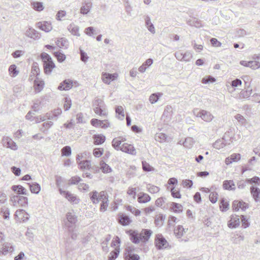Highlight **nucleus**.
Wrapping results in <instances>:
<instances>
[{
    "label": "nucleus",
    "instance_id": "nucleus-21",
    "mask_svg": "<svg viewBox=\"0 0 260 260\" xmlns=\"http://www.w3.org/2000/svg\"><path fill=\"white\" fill-rule=\"evenodd\" d=\"M151 197L147 193L140 192L138 196V201L140 203H146L149 202Z\"/></svg>",
    "mask_w": 260,
    "mask_h": 260
},
{
    "label": "nucleus",
    "instance_id": "nucleus-64",
    "mask_svg": "<svg viewBox=\"0 0 260 260\" xmlns=\"http://www.w3.org/2000/svg\"><path fill=\"white\" fill-rule=\"evenodd\" d=\"M99 202L100 201L103 202V201H106L108 199V196H107L105 191H103L100 192L98 195Z\"/></svg>",
    "mask_w": 260,
    "mask_h": 260
},
{
    "label": "nucleus",
    "instance_id": "nucleus-6",
    "mask_svg": "<svg viewBox=\"0 0 260 260\" xmlns=\"http://www.w3.org/2000/svg\"><path fill=\"white\" fill-rule=\"evenodd\" d=\"M155 244L157 248L160 249L166 248L168 243L161 235H157L155 238Z\"/></svg>",
    "mask_w": 260,
    "mask_h": 260
},
{
    "label": "nucleus",
    "instance_id": "nucleus-43",
    "mask_svg": "<svg viewBox=\"0 0 260 260\" xmlns=\"http://www.w3.org/2000/svg\"><path fill=\"white\" fill-rule=\"evenodd\" d=\"M9 71L10 74L12 77H15L19 73L18 71L16 69V66L15 64L11 65L9 68Z\"/></svg>",
    "mask_w": 260,
    "mask_h": 260
},
{
    "label": "nucleus",
    "instance_id": "nucleus-32",
    "mask_svg": "<svg viewBox=\"0 0 260 260\" xmlns=\"http://www.w3.org/2000/svg\"><path fill=\"white\" fill-rule=\"evenodd\" d=\"M56 45L59 48H67L69 45L68 41L65 38H59L56 41Z\"/></svg>",
    "mask_w": 260,
    "mask_h": 260
},
{
    "label": "nucleus",
    "instance_id": "nucleus-7",
    "mask_svg": "<svg viewBox=\"0 0 260 260\" xmlns=\"http://www.w3.org/2000/svg\"><path fill=\"white\" fill-rule=\"evenodd\" d=\"M124 256L125 260H139L140 256L137 254L133 253V249L128 247L125 249Z\"/></svg>",
    "mask_w": 260,
    "mask_h": 260
},
{
    "label": "nucleus",
    "instance_id": "nucleus-40",
    "mask_svg": "<svg viewBox=\"0 0 260 260\" xmlns=\"http://www.w3.org/2000/svg\"><path fill=\"white\" fill-rule=\"evenodd\" d=\"M1 213L5 219H8L9 218L10 210L8 208L3 207L1 208Z\"/></svg>",
    "mask_w": 260,
    "mask_h": 260
},
{
    "label": "nucleus",
    "instance_id": "nucleus-3",
    "mask_svg": "<svg viewBox=\"0 0 260 260\" xmlns=\"http://www.w3.org/2000/svg\"><path fill=\"white\" fill-rule=\"evenodd\" d=\"M92 8V3L90 0H83L80 13L82 15H87Z\"/></svg>",
    "mask_w": 260,
    "mask_h": 260
},
{
    "label": "nucleus",
    "instance_id": "nucleus-56",
    "mask_svg": "<svg viewBox=\"0 0 260 260\" xmlns=\"http://www.w3.org/2000/svg\"><path fill=\"white\" fill-rule=\"evenodd\" d=\"M192 57V54L190 52L187 51L183 55L182 61L188 62L189 61Z\"/></svg>",
    "mask_w": 260,
    "mask_h": 260
},
{
    "label": "nucleus",
    "instance_id": "nucleus-25",
    "mask_svg": "<svg viewBox=\"0 0 260 260\" xmlns=\"http://www.w3.org/2000/svg\"><path fill=\"white\" fill-rule=\"evenodd\" d=\"M12 189L15 192H17L19 194L27 195L28 193L26 189L21 185H13L12 187Z\"/></svg>",
    "mask_w": 260,
    "mask_h": 260
},
{
    "label": "nucleus",
    "instance_id": "nucleus-2",
    "mask_svg": "<svg viewBox=\"0 0 260 260\" xmlns=\"http://www.w3.org/2000/svg\"><path fill=\"white\" fill-rule=\"evenodd\" d=\"M193 112L194 115L198 117L201 118L206 122H210L214 118V116L210 112L204 110H199L196 109L193 110Z\"/></svg>",
    "mask_w": 260,
    "mask_h": 260
},
{
    "label": "nucleus",
    "instance_id": "nucleus-30",
    "mask_svg": "<svg viewBox=\"0 0 260 260\" xmlns=\"http://www.w3.org/2000/svg\"><path fill=\"white\" fill-rule=\"evenodd\" d=\"M187 231V229H185L182 225H178L176 229L174 230V233L176 236L180 238Z\"/></svg>",
    "mask_w": 260,
    "mask_h": 260
},
{
    "label": "nucleus",
    "instance_id": "nucleus-35",
    "mask_svg": "<svg viewBox=\"0 0 260 260\" xmlns=\"http://www.w3.org/2000/svg\"><path fill=\"white\" fill-rule=\"evenodd\" d=\"M100 166L101 169L104 173H108L112 171V169L104 161H101L100 162Z\"/></svg>",
    "mask_w": 260,
    "mask_h": 260
},
{
    "label": "nucleus",
    "instance_id": "nucleus-38",
    "mask_svg": "<svg viewBox=\"0 0 260 260\" xmlns=\"http://www.w3.org/2000/svg\"><path fill=\"white\" fill-rule=\"evenodd\" d=\"M31 74L37 77L40 74V69L39 65L37 62H34L31 68Z\"/></svg>",
    "mask_w": 260,
    "mask_h": 260
},
{
    "label": "nucleus",
    "instance_id": "nucleus-5",
    "mask_svg": "<svg viewBox=\"0 0 260 260\" xmlns=\"http://www.w3.org/2000/svg\"><path fill=\"white\" fill-rule=\"evenodd\" d=\"M15 219L20 221L25 222L29 219V214L23 209L17 210L15 213Z\"/></svg>",
    "mask_w": 260,
    "mask_h": 260
},
{
    "label": "nucleus",
    "instance_id": "nucleus-55",
    "mask_svg": "<svg viewBox=\"0 0 260 260\" xmlns=\"http://www.w3.org/2000/svg\"><path fill=\"white\" fill-rule=\"evenodd\" d=\"M71 154V148L70 146H67L61 149V154L62 156H68Z\"/></svg>",
    "mask_w": 260,
    "mask_h": 260
},
{
    "label": "nucleus",
    "instance_id": "nucleus-61",
    "mask_svg": "<svg viewBox=\"0 0 260 260\" xmlns=\"http://www.w3.org/2000/svg\"><path fill=\"white\" fill-rule=\"evenodd\" d=\"M218 199V194L216 192H212L209 195V199L212 203H215Z\"/></svg>",
    "mask_w": 260,
    "mask_h": 260
},
{
    "label": "nucleus",
    "instance_id": "nucleus-22",
    "mask_svg": "<svg viewBox=\"0 0 260 260\" xmlns=\"http://www.w3.org/2000/svg\"><path fill=\"white\" fill-rule=\"evenodd\" d=\"M153 62V60L151 58L147 59L138 69V70L141 73H144L147 68L150 67Z\"/></svg>",
    "mask_w": 260,
    "mask_h": 260
},
{
    "label": "nucleus",
    "instance_id": "nucleus-49",
    "mask_svg": "<svg viewBox=\"0 0 260 260\" xmlns=\"http://www.w3.org/2000/svg\"><path fill=\"white\" fill-rule=\"evenodd\" d=\"M82 179L78 176H75L74 177H72L69 180V185H75L77 184L78 183H79Z\"/></svg>",
    "mask_w": 260,
    "mask_h": 260
},
{
    "label": "nucleus",
    "instance_id": "nucleus-47",
    "mask_svg": "<svg viewBox=\"0 0 260 260\" xmlns=\"http://www.w3.org/2000/svg\"><path fill=\"white\" fill-rule=\"evenodd\" d=\"M112 146L117 150H120L121 146V141L117 139L116 138L114 139L112 142Z\"/></svg>",
    "mask_w": 260,
    "mask_h": 260
},
{
    "label": "nucleus",
    "instance_id": "nucleus-41",
    "mask_svg": "<svg viewBox=\"0 0 260 260\" xmlns=\"http://www.w3.org/2000/svg\"><path fill=\"white\" fill-rule=\"evenodd\" d=\"M194 143L193 139L191 137H188L185 139L183 142V145L184 147L190 148L192 147Z\"/></svg>",
    "mask_w": 260,
    "mask_h": 260
},
{
    "label": "nucleus",
    "instance_id": "nucleus-31",
    "mask_svg": "<svg viewBox=\"0 0 260 260\" xmlns=\"http://www.w3.org/2000/svg\"><path fill=\"white\" fill-rule=\"evenodd\" d=\"M171 209L175 213H181L183 211V207L181 204L172 202L171 204Z\"/></svg>",
    "mask_w": 260,
    "mask_h": 260
},
{
    "label": "nucleus",
    "instance_id": "nucleus-10",
    "mask_svg": "<svg viewBox=\"0 0 260 260\" xmlns=\"http://www.w3.org/2000/svg\"><path fill=\"white\" fill-rule=\"evenodd\" d=\"M120 150L132 155H135L136 154V151L133 145L127 143H124L121 145Z\"/></svg>",
    "mask_w": 260,
    "mask_h": 260
},
{
    "label": "nucleus",
    "instance_id": "nucleus-23",
    "mask_svg": "<svg viewBox=\"0 0 260 260\" xmlns=\"http://www.w3.org/2000/svg\"><path fill=\"white\" fill-rule=\"evenodd\" d=\"M5 145L12 150H16L18 147L15 142H14L12 139L7 138L4 140Z\"/></svg>",
    "mask_w": 260,
    "mask_h": 260
},
{
    "label": "nucleus",
    "instance_id": "nucleus-34",
    "mask_svg": "<svg viewBox=\"0 0 260 260\" xmlns=\"http://www.w3.org/2000/svg\"><path fill=\"white\" fill-rule=\"evenodd\" d=\"M66 217H67V219L68 220V222H69V223H71L72 224H75L77 221V216L75 214H74L72 213H70V212L67 213V214L66 215Z\"/></svg>",
    "mask_w": 260,
    "mask_h": 260
},
{
    "label": "nucleus",
    "instance_id": "nucleus-62",
    "mask_svg": "<svg viewBox=\"0 0 260 260\" xmlns=\"http://www.w3.org/2000/svg\"><path fill=\"white\" fill-rule=\"evenodd\" d=\"M249 67L253 70L257 69L260 67V63L255 60L250 61Z\"/></svg>",
    "mask_w": 260,
    "mask_h": 260
},
{
    "label": "nucleus",
    "instance_id": "nucleus-45",
    "mask_svg": "<svg viewBox=\"0 0 260 260\" xmlns=\"http://www.w3.org/2000/svg\"><path fill=\"white\" fill-rule=\"evenodd\" d=\"M119 253V248H115L114 250L110 253L109 260H115Z\"/></svg>",
    "mask_w": 260,
    "mask_h": 260
},
{
    "label": "nucleus",
    "instance_id": "nucleus-24",
    "mask_svg": "<svg viewBox=\"0 0 260 260\" xmlns=\"http://www.w3.org/2000/svg\"><path fill=\"white\" fill-rule=\"evenodd\" d=\"M187 23L192 26L200 27L202 26V23L200 20L194 17H191L187 21Z\"/></svg>",
    "mask_w": 260,
    "mask_h": 260
},
{
    "label": "nucleus",
    "instance_id": "nucleus-29",
    "mask_svg": "<svg viewBox=\"0 0 260 260\" xmlns=\"http://www.w3.org/2000/svg\"><path fill=\"white\" fill-rule=\"evenodd\" d=\"M223 188L226 190H235V184L233 180H225L223 183Z\"/></svg>",
    "mask_w": 260,
    "mask_h": 260
},
{
    "label": "nucleus",
    "instance_id": "nucleus-46",
    "mask_svg": "<svg viewBox=\"0 0 260 260\" xmlns=\"http://www.w3.org/2000/svg\"><path fill=\"white\" fill-rule=\"evenodd\" d=\"M32 8L36 11H41L44 9V7L42 3L33 2L31 3Z\"/></svg>",
    "mask_w": 260,
    "mask_h": 260
},
{
    "label": "nucleus",
    "instance_id": "nucleus-12",
    "mask_svg": "<svg viewBox=\"0 0 260 260\" xmlns=\"http://www.w3.org/2000/svg\"><path fill=\"white\" fill-rule=\"evenodd\" d=\"M251 194L256 202L260 201V189L256 186H251L250 188Z\"/></svg>",
    "mask_w": 260,
    "mask_h": 260
},
{
    "label": "nucleus",
    "instance_id": "nucleus-27",
    "mask_svg": "<svg viewBox=\"0 0 260 260\" xmlns=\"http://www.w3.org/2000/svg\"><path fill=\"white\" fill-rule=\"evenodd\" d=\"M119 222L122 225H127L131 222L129 217L125 215L121 214L119 216Z\"/></svg>",
    "mask_w": 260,
    "mask_h": 260
},
{
    "label": "nucleus",
    "instance_id": "nucleus-48",
    "mask_svg": "<svg viewBox=\"0 0 260 260\" xmlns=\"http://www.w3.org/2000/svg\"><path fill=\"white\" fill-rule=\"evenodd\" d=\"M148 191L151 193H155L158 192L160 189L158 187L151 184L147 185Z\"/></svg>",
    "mask_w": 260,
    "mask_h": 260
},
{
    "label": "nucleus",
    "instance_id": "nucleus-54",
    "mask_svg": "<svg viewBox=\"0 0 260 260\" xmlns=\"http://www.w3.org/2000/svg\"><path fill=\"white\" fill-rule=\"evenodd\" d=\"M18 200V205L20 206H24L27 204L28 199L27 197L19 196Z\"/></svg>",
    "mask_w": 260,
    "mask_h": 260
},
{
    "label": "nucleus",
    "instance_id": "nucleus-11",
    "mask_svg": "<svg viewBox=\"0 0 260 260\" xmlns=\"http://www.w3.org/2000/svg\"><path fill=\"white\" fill-rule=\"evenodd\" d=\"M117 74L104 73L102 74V80L105 83L109 84L112 81L117 78Z\"/></svg>",
    "mask_w": 260,
    "mask_h": 260
},
{
    "label": "nucleus",
    "instance_id": "nucleus-58",
    "mask_svg": "<svg viewBox=\"0 0 260 260\" xmlns=\"http://www.w3.org/2000/svg\"><path fill=\"white\" fill-rule=\"evenodd\" d=\"M90 199L93 204H98L99 203L98 192L96 191H94L91 193Z\"/></svg>",
    "mask_w": 260,
    "mask_h": 260
},
{
    "label": "nucleus",
    "instance_id": "nucleus-36",
    "mask_svg": "<svg viewBox=\"0 0 260 260\" xmlns=\"http://www.w3.org/2000/svg\"><path fill=\"white\" fill-rule=\"evenodd\" d=\"M252 89L242 90L240 94L239 98L241 99H248L252 93Z\"/></svg>",
    "mask_w": 260,
    "mask_h": 260
},
{
    "label": "nucleus",
    "instance_id": "nucleus-63",
    "mask_svg": "<svg viewBox=\"0 0 260 260\" xmlns=\"http://www.w3.org/2000/svg\"><path fill=\"white\" fill-rule=\"evenodd\" d=\"M127 210L128 211H129L130 212H131L132 213L134 214L136 216L140 215L141 214L140 210L136 209L135 207H132L131 206H128L127 207Z\"/></svg>",
    "mask_w": 260,
    "mask_h": 260
},
{
    "label": "nucleus",
    "instance_id": "nucleus-9",
    "mask_svg": "<svg viewBox=\"0 0 260 260\" xmlns=\"http://www.w3.org/2000/svg\"><path fill=\"white\" fill-rule=\"evenodd\" d=\"M25 35L26 37L35 40H39L40 38V34L31 27H29L26 30Z\"/></svg>",
    "mask_w": 260,
    "mask_h": 260
},
{
    "label": "nucleus",
    "instance_id": "nucleus-57",
    "mask_svg": "<svg viewBox=\"0 0 260 260\" xmlns=\"http://www.w3.org/2000/svg\"><path fill=\"white\" fill-rule=\"evenodd\" d=\"M215 81L216 79L214 77L211 76H208L202 79V82L204 84H207L210 83H213Z\"/></svg>",
    "mask_w": 260,
    "mask_h": 260
},
{
    "label": "nucleus",
    "instance_id": "nucleus-28",
    "mask_svg": "<svg viewBox=\"0 0 260 260\" xmlns=\"http://www.w3.org/2000/svg\"><path fill=\"white\" fill-rule=\"evenodd\" d=\"M29 186V189L32 193L38 194L41 190L40 185L37 182H34L31 184L28 183Z\"/></svg>",
    "mask_w": 260,
    "mask_h": 260
},
{
    "label": "nucleus",
    "instance_id": "nucleus-52",
    "mask_svg": "<svg viewBox=\"0 0 260 260\" xmlns=\"http://www.w3.org/2000/svg\"><path fill=\"white\" fill-rule=\"evenodd\" d=\"M220 209L222 212L226 211L229 209V204L223 199L220 201Z\"/></svg>",
    "mask_w": 260,
    "mask_h": 260
},
{
    "label": "nucleus",
    "instance_id": "nucleus-37",
    "mask_svg": "<svg viewBox=\"0 0 260 260\" xmlns=\"http://www.w3.org/2000/svg\"><path fill=\"white\" fill-rule=\"evenodd\" d=\"M115 112L117 114L118 118L121 120H123L124 117V110L122 106H118L115 108Z\"/></svg>",
    "mask_w": 260,
    "mask_h": 260
},
{
    "label": "nucleus",
    "instance_id": "nucleus-53",
    "mask_svg": "<svg viewBox=\"0 0 260 260\" xmlns=\"http://www.w3.org/2000/svg\"><path fill=\"white\" fill-rule=\"evenodd\" d=\"M72 105V102L70 98H64V103L63 104V108L65 111L69 110Z\"/></svg>",
    "mask_w": 260,
    "mask_h": 260
},
{
    "label": "nucleus",
    "instance_id": "nucleus-33",
    "mask_svg": "<svg viewBox=\"0 0 260 260\" xmlns=\"http://www.w3.org/2000/svg\"><path fill=\"white\" fill-rule=\"evenodd\" d=\"M226 144L225 143V140L222 138V139H219L215 141L213 144V147L215 149H220L225 146Z\"/></svg>",
    "mask_w": 260,
    "mask_h": 260
},
{
    "label": "nucleus",
    "instance_id": "nucleus-59",
    "mask_svg": "<svg viewBox=\"0 0 260 260\" xmlns=\"http://www.w3.org/2000/svg\"><path fill=\"white\" fill-rule=\"evenodd\" d=\"M171 195L173 197L177 198V199H180L181 198V194L180 193V192L179 190H176L174 187L171 188Z\"/></svg>",
    "mask_w": 260,
    "mask_h": 260
},
{
    "label": "nucleus",
    "instance_id": "nucleus-8",
    "mask_svg": "<svg viewBox=\"0 0 260 260\" xmlns=\"http://www.w3.org/2000/svg\"><path fill=\"white\" fill-rule=\"evenodd\" d=\"M90 122L93 126L95 127L106 128L110 126V123L106 120H100L98 119H92Z\"/></svg>",
    "mask_w": 260,
    "mask_h": 260
},
{
    "label": "nucleus",
    "instance_id": "nucleus-26",
    "mask_svg": "<svg viewBox=\"0 0 260 260\" xmlns=\"http://www.w3.org/2000/svg\"><path fill=\"white\" fill-rule=\"evenodd\" d=\"M68 29L72 35L78 37L80 36L79 28L75 24H70L68 27Z\"/></svg>",
    "mask_w": 260,
    "mask_h": 260
},
{
    "label": "nucleus",
    "instance_id": "nucleus-16",
    "mask_svg": "<svg viewBox=\"0 0 260 260\" xmlns=\"http://www.w3.org/2000/svg\"><path fill=\"white\" fill-rule=\"evenodd\" d=\"M14 250V247L13 245L9 243H5L0 250L1 252L3 255H6L9 253L13 252Z\"/></svg>",
    "mask_w": 260,
    "mask_h": 260
},
{
    "label": "nucleus",
    "instance_id": "nucleus-51",
    "mask_svg": "<svg viewBox=\"0 0 260 260\" xmlns=\"http://www.w3.org/2000/svg\"><path fill=\"white\" fill-rule=\"evenodd\" d=\"M53 125V122L52 121H47L44 122L42 124V127L41 128V131L45 133L46 130L51 127Z\"/></svg>",
    "mask_w": 260,
    "mask_h": 260
},
{
    "label": "nucleus",
    "instance_id": "nucleus-13",
    "mask_svg": "<svg viewBox=\"0 0 260 260\" xmlns=\"http://www.w3.org/2000/svg\"><path fill=\"white\" fill-rule=\"evenodd\" d=\"M131 241L135 244H138L141 241V236L140 233L137 231L130 230L128 232Z\"/></svg>",
    "mask_w": 260,
    "mask_h": 260
},
{
    "label": "nucleus",
    "instance_id": "nucleus-18",
    "mask_svg": "<svg viewBox=\"0 0 260 260\" xmlns=\"http://www.w3.org/2000/svg\"><path fill=\"white\" fill-rule=\"evenodd\" d=\"M93 143L95 145H101L104 143L106 137L102 134H96L93 136Z\"/></svg>",
    "mask_w": 260,
    "mask_h": 260
},
{
    "label": "nucleus",
    "instance_id": "nucleus-17",
    "mask_svg": "<svg viewBox=\"0 0 260 260\" xmlns=\"http://www.w3.org/2000/svg\"><path fill=\"white\" fill-rule=\"evenodd\" d=\"M140 234L141 236V241L145 242L149 239L152 234V231L150 230L143 229Z\"/></svg>",
    "mask_w": 260,
    "mask_h": 260
},
{
    "label": "nucleus",
    "instance_id": "nucleus-60",
    "mask_svg": "<svg viewBox=\"0 0 260 260\" xmlns=\"http://www.w3.org/2000/svg\"><path fill=\"white\" fill-rule=\"evenodd\" d=\"M142 163V168L144 171L149 172V171H151L153 169V168L146 161H143Z\"/></svg>",
    "mask_w": 260,
    "mask_h": 260
},
{
    "label": "nucleus",
    "instance_id": "nucleus-1",
    "mask_svg": "<svg viewBox=\"0 0 260 260\" xmlns=\"http://www.w3.org/2000/svg\"><path fill=\"white\" fill-rule=\"evenodd\" d=\"M41 57L43 62L44 73L47 75L50 74L52 70L55 67L51 57L45 52L41 54Z\"/></svg>",
    "mask_w": 260,
    "mask_h": 260
},
{
    "label": "nucleus",
    "instance_id": "nucleus-4",
    "mask_svg": "<svg viewBox=\"0 0 260 260\" xmlns=\"http://www.w3.org/2000/svg\"><path fill=\"white\" fill-rule=\"evenodd\" d=\"M59 191L60 193L63 195L71 203L75 204L79 203L80 200L77 198L76 196L68 191L63 190L60 188L59 189Z\"/></svg>",
    "mask_w": 260,
    "mask_h": 260
},
{
    "label": "nucleus",
    "instance_id": "nucleus-20",
    "mask_svg": "<svg viewBox=\"0 0 260 260\" xmlns=\"http://www.w3.org/2000/svg\"><path fill=\"white\" fill-rule=\"evenodd\" d=\"M44 81L39 80L38 77H37L34 81V88L36 92H40L44 88Z\"/></svg>",
    "mask_w": 260,
    "mask_h": 260
},
{
    "label": "nucleus",
    "instance_id": "nucleus-14",
    "mask_svg": "<svg viewBox=\"0 0 260 260\" xmlns=\"http://www.w3.org/2000/svg\"><path fill=\"white\" fill-rule=\"evenodd\" d=\"M240 225V219L238 215H232L228 225L230 228H236Z\"/></svg>",
    "mask_w": 260,
    "mask_h": 260
},
{
    "label": "nucleus",
    "instance_id": "nucleus-42",
    "mask_svg": "<svg viewBox=\"0 0 260 260\" xmlns=\"http://www.w3.org/2000/svg\"><path fill=\"white\" fill-rule=\"evenodd\" d=\"M247 183L249 184H255L257 185H260V178L258 177L254 176L252 178L246 179Z\"/></svg>",
    "mask_w": 260,
    "mask_h": 260
},
{
    "label": "nucleus",
    "instance_id": "nucleus-50",
    "mask_svg": "<svg viewBox=\"0 0 260 260\" xmlns=\"http://www.w3.org/2000/svg\"><path fill=\"white\" fill-rule=\"evenodd\" d=\"M103 107L96 106L94 108V112L101 116H105L107 114L106 110L102 109Z\"/></svg>",
    "mask_w": 260,
    "mask_h": 260
},
{
    "label": "nucleus",
    "instance_id": "nucleus-44",
    "mask_svg": "<svg viewBox=\"0 0 260 260\" xmlns=\"http://www.w3.org/2000/svg\"><path fill=\"white\" fill-rule=\"evenodd\" d=\"M54 55L56 57L57 60L60 62H63L66 58V55L59 52H54Z\"/></svg>",
    "mask_w": 260,
    "mask_h": 260
},
{
    "label": "nucleus",
    "instance_id": "nucleus-39",
    "mask_svg": "<svg viewBox=\"0 0 260 260\" xmlns=\"http://www.w3.org/2000/svg\"><path fill=\"white\" fill-rule=\"evenodd\" d=\"M78 164L81 169H89L91 165L90 161L88 160L81 161Z\"/></svg>",
    "mask_w": 260,
    "mask_h": 260
},
{
    "label": "nucleus",
    "instance_id": "nucleus-19",
    "mask_svg": "<svg viewBox=\"0 0 260 260\" xmlns=\"http://www.w3.org/2000/svg\"><path fill=\"white\" fill-rule=\"evenodd\" d=\"M73 86L72 82L70 80H64L61 82L58 87L59 90H68Z\"/></svg>",
    "mask_w": 260,
    "mask_h": 260
},
{
    "label": "nucleus",
    "instance_id": "nucleus-15",
    "mask_svg": "<svg viewBox=\"0 0 260 260\" xmlns=\"http://www.w3.org/2000/svg\"><path fill=\"white\" fill-rule=\"evenodd\" d=\"M38 27L45 32H49L52 29L51 24L47 21L39 22L37 23Z\"/></svg>",
    "mask_w": 260,
    "mask_h": 260
}]
</instances>
